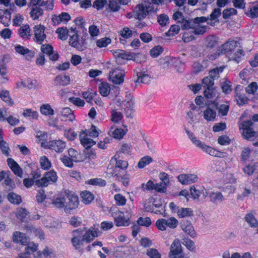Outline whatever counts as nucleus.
Listing matches in <instances>:
<instances>
[{
  "mask_svg": "<svg viewBox=\"0 0 258 258\" xmlns=\"http://www.w3.org/2000/svg\"><path fill=\"white\" fill-rule=\"evenodd\" d=\"M71 242L74 247L77 250L81 249L83 246V243H89L95 237L99 235L98 228L91 227L85 233L81 229H77L72 231Z\"/></svg>",
  "mask_w": 258,
  "mask_h": 258,
  "instance_id": "1",
  "label": "nucleus"
},
{
  "mask_svg": "<svg viewBox=\"0 0 258 258\" xmlns=\"http://www.w3.org/2000/svg\"><path fill=\"white\" fill-rule=\"evenodd\" d=\"M185 133L188 136V138L191 141L192 143L196 146L202 149L204 152L206 153L215 157H223L224 155L223 153L219 152L218 151L212 148V147L205 145L201 141L197 139L195 137L194 134L190 132L188 130L185 128Z\"/></svg>",
  "mask_w": 258,
  "mask_h": 258,
  "instance_id": "2",
  "label": "nucleus"
},
{
  "mask_svg": "<svg viewBox=\"0 0 258 258\" xmlns=\"http://www.w3.org/2000/svg\"><path fill=\"white\" fill-rule=\"evenodd\" d=\"M153 9V6L151 3L144 0L141 4L138 5L135 8V17L139 20L144 19L150 12H152Z\"/></svg>",
  "mask_w": 258,
  "mask_h": 258,
  "instance_id": "3",
  "label": "nucleus"
},
{
  "mask_svg": "<svg viewBox=\"0 0 258 258\" xmlns=\"http://www.w3.org/2000/svg\"><path fill=\"white\" fill-rule=\"evenodd\" d=\"M178 221L174 217H171L168 219L161 218L156 221V226L158 230H166L167 228L175 229L178 225Z\"/></svg>",
  "mask_w": 258,
  "mask_h": 258,
  "instance_id": "4",
  "label": "nucleus"
},
{
  "mask_svg": "<svg viewBox=\"0 0 258 258\" xmlns=\"http://www.w3.org/2000/svg\"><path fill=\"white\" fill-rule=\"evenodd\" d=\"M252 124L253 123L251 120L242 121L239 124V129L243 130L242 135L244 139L252 140L253 137L257 136L256 133L254 132L251 128V126H252Z\"/></svg>",
  "mask_w": 258,
  "mask_h": 258,
  "instance_id": "5",
  "label": "nucleus"
},
{
  "mask_svg": "<svg viewBox=\"0 0 258 258\" xmlns=\"http://www.w3.org/2000/svg\"><path fill=\"white\" fill-rule=\"evenodd\" d=\"M57 180V176L53 170L46 172L43 177L36 181V184L39 186H47L49 184L55 183Z\"/></svg>",
  "mask_w": 258,
  "mask_h": 258,
  "instance_id": "6",
  "label": "nucleus"
},
{
  "mask_svg": "<svg viewBox=\"0 0 258 258\" xmlns=\"http://www.w3.org/2000/svg\"><path fill=\"white\" fill-rule=\"evenodd\" d=\"M214 84L213 79L209 76L205 77L202 80L203 87L205 89L204 95L208 99H213L216 97V93L213 90Z\"/></svg>",
  "mask_w": 258,
  "mask_h": 258,
  "instance_id": "7",
  "label": "nucleus"
},
{
  "mask_svg": "<svg viewBox=\"0 0 258 258\" xmlns=\"http://www.w3.org/2000/svg\"><path fill=\"white\" fill-rule=\"evenodd\" d=\"M42 146L47 148L56 152H62L66 148V143L61 140H52L47 142H42Z\"/></svg>",
  "mask_w": 258,
  "mask_h": 258,
  "instance_id": "8",
  "label": "nucleus"
},
{
  "mask_svg": "<svg viewBox=\"0 0 258 258\" xmlns=\"http://www.w3.org/2000/svg\"><path fill=\"white\" fill-rule=\"evenodd\" d=\"M207 21L206 17H200L195 19V23L192 30L195 35H202L206 31L207 26L203 24V22Z\"/></svg>",
  "mask_w": 258,
  "mask_h": 258,
  "instance_id": "9",
  "label": "nucleus"
},
{
  "mask_svg": "<svg viewBox=\"0 0 258 258\" xmlns=\"http://www.w3.org/2000/svg\"><path fill=\"white\" fill-rule=\"evenodd\" d=\"M125 73L119 68H116L110 72L109 79L115 84L120 85L123 82Z\"/></svg>",
  "mask_w": 258,
  "mask_h": 258,
  "instance_id": "10",
  "label": "nucleus"
},
{
  "mask_svg": "<svg viewBox=\"0 0 258 258\" xmlns=\"http://www.w3.org/2000/svg\"><path fill=\"white\" fill-rule=\"evenodd\" d=\"M182 248L180 240L175 239L172 243L170 246L169 257L170 258H183Z\"/></svg>",
  "mask_w": 258,
  "mask_h": 258,
  "instance_id": "11",
  "label": "nucleus"
},
{
  "mask_svg": "<svg viewBox=\"0 0 258 258\" xmlns=\"http://www.w3.org/2000/svg\"><path fill=\"white\" fill-rule=\"evenodd\" d=\"M45 27L42 25H36L34 27L33 31L34 35V41L41 44L46 38V35L44 33Z\"/></svg>",
  "mask_w": 258,
  "mask_h": 258,
  "instance_id": "12",
  "label": "nucleus"
},
{
  "mask_svg": "<svg viewBox=\"0 0 258 258\" xmlns=\"http://www.w3.org/2000/svg\"><path fill=\"white\" fill-rule=\"evenodd\" d=\"M68 201L66 202L64 208L66 213H70L71 211L78 208L79 200L78 197L74 194L69 193L67 196Z\"/></svg>",
  "mask_w": 258,
  "mask_h": 258,
  "instance_id": "13",
  "label": "nucleus"
},
{
  "mask_svg": "<svg viewBox=\"0 0 258 258\" xmlns=\"http://www.w3.org/2000/svg\"><path fill=\"white\" fill-rule=\"evenodd\" d=\"M122 107L125 111L127 117H132L135 106V101L132 96H126V99L123 104Z\"/></svg>",
  "mask_w": 258,
  "mask_h": 258,
  "instance_id": "14",
  "label": "nucleus"
},
{
  "mask_svg": "<svg viewBox=\"0 0 258 258\" xmlns=\"http://www.w3.org/2000/svg\"><path fill=\"white\" fill-rule=\"evenodd\" d=\"M114 222L117 226H126L129 225V219L124 215V213L117 211L113 214Z\"/></svg>",
  "mask_w": 258,
  "mask_h": 258,
  "instance_id": "15",
  "label": "nucleus"
},
{
  "mask_svg": "<svg viewBox=\"0 0 258 258\" xmlns=\"http://www.w3.org/2000/svg\"><path fill=\"white\" fill-rule=\"evenodd\" d=\"M113 55L116 59V61L120 63H123L125 60H131L134 58V54L126 52L123 50L118 49L114 51Z\"/></svg>",
  "mask_w": 258,
  "mask_h": 258,
  "instance_id": "16",
  "label": "nucleus"
},
{
  "mask_svg": "<svg viewBox=\"0 0 258 258\" xmlns=\"http://www.w3.org/2000/svg\"><path fill=\"white\" fill-rule=\"evenodd\" d=\"M178 180L182 184H189L197 181L198 177L195 174H182L178 176Z\"/></svg>",
  "mask_w": 258,
  "mask_h": 258,
  "instance_id": "17",
  "label": "nucleus"
},
{
  "mask_svg": "<svg viewBox=\"0 0 258 258\" xmlns=\"http://www.w3.org/2000/svg\"><path fill=\"white\" fill-rule=\"evenodd\" d=\"M81 144L86 149L90 148L95 144V142L88 137L86 131H81L79 135Z\"/></svg>",
  "mask_w": 258,
  "mask_h": 258,
  "instance_id": "18",
  "label": "nucleus"
},
{
  "mask_svg": "<svg viewBox=\"0 0 258 258\" xmlns=\"http://www.w3.org/2000/svg\"><path fill=\"white\" fill-rule=\"evenodd\" d=\"M165 205L163 202L161 200H155L153 204V206L150 209H148L147 211L154 213L156 214L163 215L165 213Z\"/></svg>",
  "mask_w": 258,
  "mask_h": 258,
  "instance_id": "19",
  "label": "nucleus"
},
{
  "mask_svg": "<svg viewBox=\"0 0 258 258\" xmlns=\"http://www.w3.org/2000/svg\"><path fill=\"white\" fill-rule=\"evenodd\" d=\"M70 19V15L66 12H62L58 15H52L51 18L52 22L54 25H58L61 23H67Z\"/></svg>",
  "mask_w": 258,
  "mask_h": 258,
  "instance_id": "20",
  "label": "nucleus"
},
{
  "mask_svg": "<svg viewBox=\"0 0 258 258\" xmlns=\"http://www.w3.org/2000/svg\"><path fill=\"white\" fill-rule=\"evenodd\" d=\"M7 162L9 167L13 173L17 176L22 178L23 175V171L19 164L12 158H8L7 159Z\"/></svg>",
  "mask_w": 258,
  "mask_h": 258,
  "instance_id": "21",
  "label": "nucleus"
},
{
  "mask_svg": "<svg viewBox=\"0 0 258 258\" xmlns=\"http://www.w3.org/2000/svg\"><path fill=\"white\" fill-rule=\"evenodd\" d=\"M240 86H237L234 91V98L239 105H242L246 104L248 101L247 98L241 92Z\"/></svg>",
  "mask_w": 258,
  "mask_h": 258,
  "instance_id": "22",
  "label": "nucleus"
},
{
  "mask_svg": "<svg viewBox=\"0 0 258 258\" xmlns=\"http://www.w3.org/2000/svg\"><path fill=\"white\" fill-rule=\"evenodd\" d=\"M59 112L61 120L72 121L75 118L73 111L69 107L61 108Z\"/></svg>",
  "mask_w": 258,
  "mask_h": 258,
  "instance_id": "23",
  "label": "nucleus"
},
{
  "mask_svg": "<svg viewBox=\"0 0 258 258\" xmlns=\"http://www.w3.org/2000/svg\"><path fill=\"white\" fill-rule=\"evenodd\" d=\"M209 198L211 202L218 204L225 201V198L221 192L219 191H212L209 192Z\"/></svg>",
  "mask_w": 258,
  "mask_h": 258,
  "instance_id": "24",
  "label": "nucleus"
},
{
  "mask_svg": "<svg viewBox=\"0 0 258 258\" xmlns=\"http://www.w3.org/2000/svg\"><path fill=\"white\" fill-rule=\"evenodd\" d=\"M11 19V13L8 10L0 9V20L5 26L9 25Z\"/></svg>",
  "mask_w": 258,
  "mask_h": 258,
  "instance_id": "25",
  "label": "nucleus"
},
{
  "mask_svg": "<svg viewBox=\"0 0 258 258\" xmlns=\"http://www.w3.org/2000/svg\"><path fill=\"white\" fill-rule=\"evenodd\" d=\"M221 15V9H215L210 15V19L208 20V24L212 26H215L219 23L218 17Z\"/></svg>",
  "mask_w": 258,
  "mask_h": 258,
  "instance_id": "26",
  "label": "nucleus"
},
{
  "mask_svg": "<svg viewBox=\"0 0 258 258\" xmlns=\"http://www.w3.org/2000/svg\"><path fill=\"white\" fill-rule=\"evenodd\" d=\"M216 115V111L209 107H207L203 111L204 118L208 121H214Z\"/></svg>",
  "mask_w": 258,
  "mask_h": 258,
  "instance_id": "27",
  "label": "nucleus"
},
{
  "mask_svg": "<svg viewBox=\"0 0 258 258\" xmlns=\"http://www.w3.org/2000/svg\"><path fill=\"white\" fill-rule=\"evenodd\" d=\"M137 79L135 81L136 83H142L144 84H147L151 81V77L150 76L145 74V72H136Z\"/></svg>",
  "mask_w": 258,
  "mask_h": 258,
  "instance_id": "28",
  "label": "nucleus"
},
{
  "mask_svg": "<svg viewBox=\"0 0 258 258\" xmlns=\"http://www.w3.org/2000/svg\"><path fill=\"white\" fill-rule=\"evenodd\" d=\"M13 240L14 242L25 244L27 242V238L22 232L16 231L13 234Z\"/></svg>",
  "mask_w": 258,
  "mask_h": 258,
  "instance_id": "29",
  "label": "nucleus"
},
{
  "mask_svg": "<svg viewBox=\"0 0 258 258\" xmlns=\"http://www.w3.org/2000/svg\"><path fill=\"white\" fill-rule=\"evenodd\" d=\"M181 227L182 230L191 237H195L196 236V231L190 222L188 221L184 222L182 223Z\"/></svg>",
  "mask_w": 258,
  "mask_h": 258,
  "instance_id": "30",
  "label": "nucleus"
},
{
  "mask_svg": "<svg viewBox=\"0 0 258 258\" xmlns=\"http://www.w3.org/2000/svg\"><path fill=\"white\" fill-rule=\"evenodd\" d=\"M205 191V188L198 186H192L190 188V195L194 199H198L201 195L206 196Z\"/></svg>",
  "mask_w": 258,
  "mask_h": 258,
  "instance_id": "31",
  "label": "nucleus"
},
{
  "mask_svg": "<svg viewBox=\"0 0 258 258\" xmlns=\"http://www.w3.org/2000/svg\"><path fill=\"white\" fill-rule=\"evenodd\" d=\"M38 245L34 243H30L25 248V252L20 254L17 258H29L28 255L34 253L37 249Z\"/></svg>",
  "mask_w": 258,
  "mask_h": 258,
  "instance_id": "32",
  "label": "nucleus"
},
{
  "mask_svg": "<svg viewBox=\"0 0 258 258\" xmlns=\"http://www.w3.org/2000/svg\"><path fill=\"white\" fill-rule=\"evenodd\" d=\"M40 113L45 116H51L54 115V110L51 106L47 103L44 104L40 106Z\"/></svg>",
  "mask_w": 258,
  "mask_h": 258,
  "instance_id": "33",
  "label": "nucleus"
},
{
  "mask_svg": "<svg viewBox=\"0 0 258 258\" xmlns=\"http://www.w3.org/2000/svg\"><path fill=\"white\" fill-rule=\"evenodd\" d=\"M237 46V42L235 40H230L222 45V50L227 53L233 50Z\"/></svg>",
  "mask_w": 258,
  "mask_h": 258,
  "instance_id": "34",
  "label": "nucleus"
},
{
  "mask_svg": "<svg viewBox=\"0 0 258 258\" xmlns=\"http://www.w3.org/2000/svg\"><path fill=\"white\" fill-rule=\"evenodd\" d=\"M69 43L72 46L78 49H82V46L80 42L78 36L76 32H74V34L70 36Z\"/></svg>",
  "mask_w": 258,
  "mask_h": 258,
  "instance_id": "35",
  "label": "nucleus"
},
{
  "mask_svg": "<svg viewBox=\"0 0 258 258\" xmlns=\"http://www.w3.org/2000/svg\"><path fill=\"white\" fill-rule=\"evenodd\" d=\"M30 15L31 18L33 20H37L43 14V10L39 7H35L33 8L30 12Z\"/></svg>",
  "mask_w": 258,
  "mask_h": 258,
  "instance_id": "36",
  "label": "nucleus"
},
{
  "mask_svg": "<svg viewBox=\"0 0 258 258\" xmlns=\"http://www.w3.org/2000/svg\"><path fill=\"white\" fill-rule=\"evenodd\" d=\"M17 218L21 221L27 220L29 217L28 211L24 208H19L16 212Z\"/></svg>",
  "mask_w": 258,
  "mask_h": 258,
  "instance_id": "37",
  "label": "nucleus"
},
{
  "mask_svg": "<svg viewBox=\"0 0 258 258\" xmlns=\"http://www.w3.org/2000/svg\"><path fill=\"white\" fill-rule=\"evenodd\" d=\"M99 91L103 97H107L110 93V87L107 83H101L99 86Z\"/></svg>",
  "mask_w": 258,
  "mask_h": 258,
  "instance_id": "38",
  "label": "nucleus"
},
{
  "mask_svg": "<svg viewBox=\"0 0 258 258\" xmlns=\"http://www.w3.org/2000/svg\"><path fill=\"white\" fill-rule=\"evenodd\" d=\"M86 183L92 185L103 187L106 185V182L104 179L101 178H94L88 180L86 181Z\"/></svg>",
  "mask_w": 258,
  "mask_h": 258,
  "instance_id": "39",
  "label": "nucleus"
},
{
  "mask_svg": "<svg viewBox=\"0 0 258 258\" xmlns=\"http://www.w3.org/2000/svg\"><path fill=\"white\" fill-rule=\"evenodd\" d=\"M19 35L24 39L28 38L31 35V30L28 25H23L19 30Z\"/></svg>",
  "mask_w": 258,
  "mask_h": 258,
  "instance_id": "40",
  "label": "nucleus"
},
{
  "mask_svg": "<svg viewBox=\"0 0 258 258\" xmlns=\"http://www.w3.org/2000/svg\"><path fill=\"white\" fill-rule=\"evenodd\" d=\"M15 50L21 55H27L30 57L33 56V53L31 51L19 44L15 45Z\"/></svg>",
  "mask_w": 258,
  "mask_h": 258,
  "instance_id": "41",
  "label": "nucleus"
},
{
  "mask_svg": "<svg viewBox=\"0 0 258 258\" xmlns=\"http://www.w3.org/2000/svg\"><path fill=\"white\" fill-rule=\"evenodd\" d=\"M187 120L191 124H195L199 122L200 115L198 113L194 111H189L187 113Z\"/></svg>",
  "mask_w": 258,
  "mask_h": 258,
  "instance_id": "42",
  "label": "nucleus"
},
{
  "mask_svg": "<svg viewBox=\"0 0 258 258\" xmlns=\"http://www.w3.org/2000/svg\"><path fill=\"white\" fill-rule=\"evenodd\" d=\"M66 199L63 197H57L52 202V204L56 208H65L66 206Z\"/></svg>",
  "mask_w": 258,
  "mask_h": 258,
  "instance_id": "43",
  "label": "nucleus"
},
{
  "mask_svg": "<svg viewBox=\"0 0 258 258\" xmlns=\"http://www.w3.org/2000/svg\"><path fill=\"white\" fill-rule=\"evenodd\" d=\"M54 82L57 85L66 86L70 83V79L68 76H57L55 78Z\"/></svg>",
  "mask_w": 258,
  "mask_h": 258,
  "instance_id": "44",
  "label": "nucleus"
},
{
  "mask_svg": "<svg viewBox=\"0 0 258 258\" xmlns=\"http://www.w3.org/2000/svg\"><path fill=\"white\" fill-rule=\"evenodd\" d=\"M127 131L126 126H124V128H115L112 132V135L114 138L120 139L123 138Z\"/></svg>",
  "mask_w": 258,
  "mask_h": 258,
  "instance_id": "45",
  "label": "nucleus"
},
{
  "mask_svg": "<svg viewBox=\"0 0 258 258\" xmlns=\"http://www.w3.org/2000/svg\"><path fill=\"white\" fill-rule=\"evenodd\" d=\"M82 202L85 204H90L94 199V196L88 191H84L81 194Z\"/></svg>",
  "mask_w": 258,
  "mask_h": 258,
  "instance_id": "46",
  "label": "nucleus"
},
{
  "mask_svg": "<svg viewBox=\"0 0 258 258\" xmlns=\"http://www.w3.org/2000/svg\"><path fill=\"white\" fill-rule=\"evenodd\" d=\"M39 162L41 168L43 170H48L51 167V162L45 156H43L40 158Z\"/></svg>",
  "mask_w": 258,
  "mask_h": 258,
  "instance_id": "47",
  "label": "nucleus"
},
{
  "mask_svg": "<svg viewBox=\"0 0 258 258\" xmlns=\"http://www.w3.org/2000/svg\"><path fill=\"white\" fill-rule=\"evenodd\" d=\"M68 156L72 159V160L75 162H79L82 160L81 155L77 151L72 148L68 150Z\"/></svg>",
  "mask_w": 258,
  "mask_h": 258,
  "instance_id": "48",
  "label": "nucleus"
},
{
  "mask_svg": "<svg viewBox=\"0 0 258 258\" xmlns=\"http://www.w3.org/2000/svg\"><path fill=\"white\" fill-rule=\"evenodd\" d=\"M245 220L251 227H257L258 221L251 213H248L245 216Z\"/></svg>",
  "mask_w": 258,
  "mask_h": 258,
  "instance_id": "49",
  "label": "nucleus"
},
{
  "mask_svg": "<svg viewBox=\"0 0 258 258\" xmlns=\"http://www.w3.org/2000/svg\"><path fill=\"white\" fill-rule=\"evenodd\" d=\"M8 199L11 203L16 205L19 204L22 202L20 196L13 192L8 195Z\"/></svg>",
  "mask_w": 258,
  "mask_h": 258,
  "instance_id": "50",
  "label": "nucleus"
},
{
  "mask_svg": "<svg viewBox=\"0 0 258 258\" xmlns=\"http://www.w3.org/2000/svg\"><path fill=\"white\" fill-rule=\"evenodd\" d=\"M23 115L26 118L36 119L38 117V113L31 109H26L24 110Z\"/></svg>",
  "mask_w": 258,
  "mask_h": 258,
  "instance_id": "51",
  "label": "nucleus"
},
{
  "mask_svg": "<svg viewBox=\"0 0 258 258\" xmlns=\"http://www.w3.org/2000/svg\"><path fill=\"white\" fill-rule=\"evenodd\" d=\"M153 159L149 156H145L142 157L138 162V166L139 168H143L152 162Z\"/></svg>",
  "mask_w": 258,
  "mask_h": 258,
  "instance_id": "52",
  "label": "nucleus"
},
{
  "mask_svg": "<svg viewBox=\"0 0 258 258\" xmlns=\"http://www.w3.org/2000/svg\"><path fill=\"white\" fill-rule=\"evenodd\" d=\"M111 162L112 163L115 162V170H117L118 168L122 169H126L128 166V163L126 161L121 160H116V158H112L111 160Z\"/></svg>",
  "mask_w": 258,
  "mask_h": 258,
  "instance_id": "53",
  "label": "nucleus"
},
{
  "mask_svg": "<svg viewBox=\"0 0 258 258\" xmlns=\"http://www.w3.org/2000/svg\"><path fill=\"white\" fill-rule=\"evenodd\" d=\"M195 23V19L194 20L182 19L180 23V27L182 29H191Z\"/></svg>",
  "mask_w": 258,
  "mask_h": 258,
  "instance_id": "54",
  "label": "nucleus"
},
{
  "mask_svg": "<svg viewBox=\"0 0 258 258\" xmlns=\"http://www.w3.org/2000/svg\"><path fill=\"white\" fill-rule=\"evenodd\" d=\"M56 33L58 34L59 39L62 40H65L68 37V30L66 28H58L56 30Z\"/></svg>",
  "mask_w": 258,
  "mask_h": 258,
  "instance_id": "55",
  "label": "nucleus"
},
{
  "mask_svg": "<svg viewBox=\"0 0 258 258\" xmlns=\"http://www.w3.org/2000/svg\"><path fill=\"white\" fill-rule=\"evenodd\" d=\"M177 214L179 217L184 218L191 215L192 211L189 208H182L178 210Z\"/></svg>",
  "mask_w": 258,
  "mask_h": 258,
  "instance_id": "56",
  "label": "nucleus"
},
{
  "mask_svg": "<svg viewBox=\"0 0 258 258\" xmlns=\"http://www.w3.org/2000/svg\"><path fill=\"white\" fill-rule=\"evenodd\" d=\"M114 199L116 205L119 206L125 205L126 202V199L125 197L123 196L120 194H115L114 196Z\"/></svg>",
  "mask_w": 258,
  "mask_h": 258,
  "instance_id": "57",
  "label": "nucleus"
},
{
  "mask_svg": "<svg viewBox=\"0 0 258 258\" xmlns=\"http://www.w3.org/2000/svg\"><path fill=\"white\" fill-rule=\"evenodd\" d=\"M0 97L8 105H12L13 104V101L11 99L9 92L8 91H2L0 93Z\"/></svg>",
  "mask_w": 258,
  "mask_h": 258,
  "instance_id": "58",
  "label": "nucleus"
},
{
  "mask_svg": "<svg viewBox=\"0 0 258 258\" xmlns=\"http://www.w3.org/2000/svg\"><path fill=\"white\" fill-rule=\"evenodd\" d=\"M111 42V39L108 37H105L97 40L96 41V45L99 48L105 47Z\"/></svg>",
  "mask_w": 258,
  "mask_h": 258,
  "instance_id": "59",
  "label": "nucleus"
},
{
  "mask_svg": "<svg viewBox=\"0 0 258 258\" xmlns=\"http://www.w3.org/2000/svg\"><path fill=\"white\" fill-rule=\"evenodd\" d=\"M97 95V93L92 90L84 92L82 93V96L88 102H91L92 99Z\"/></svg>",
  "mask_w": 258,
  "mask_h": 258,
  "instance_id": "60",
  "label": "nucleus"
},
{
  "mask_svg": "<svg viewBox=\"0 0 258 258\" xmlns=\"http://www.w3.org/2000/svg\"><path fill=\"white\" fill-rule=\"evenodd\" d=\"M258 89L257 83L253 82L249 84L245 88L246 92L248 94H254Z\"/></svg>",
  "mask_w": 258,
  "mask_h": 258,
  "instance_id": "61",
  "label": "nucleus"
},
{
  "mask_svg": "<svg viewBox=\"0 0 258 258\" xmlns=\"http://www.w3.org/2000/svg\"><path fill=\"white\" fill-rule=\"evenodd\" d=\"M123 118V115L121 112L117 111L115 110H113L111 112V119L112 121L117 123Z\"/></svg>",
  "mask_w": 258,
  "mask_h": 258,
  "instance_id": "62",
  "label": "nucleus"
},
{
  "mask_svg": "<svg viewBox=\"0 0 258 258\" xmlns=\"http://www.w3.org/2000/svg\"><path fill=\"white\" fill-rule=\"evenodd\" d=\"M224 68L222 67L216 68L209 72V77L214 79H218L219 77V74L223 71Z\"/></svg>",
  "mask_w": 258,
  "mask_h": 258,
  "instance_id": "63",
  "label": "nucleus"
},
{
  "mask_svg": "<svg viewBox=\"0 0 258 258\" xmlns=\"http://www.w3.org/2000/svg\"><path fill=\"white\" fill-rule=\"evenodd\" d=\"M147 255L150 258H161V255L155 248H149L147 250Z\"/></svg>",
  "mask_w": 258,
  "mask_h": 258,
  "instance_id": "64",
  "label": "nucleus"
}]
</instances>
